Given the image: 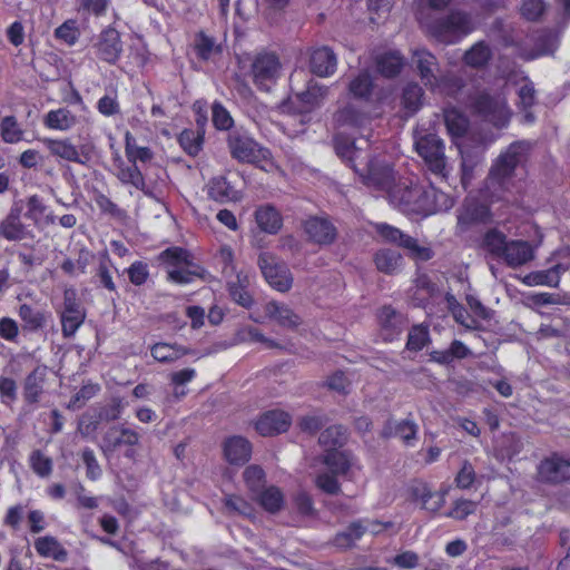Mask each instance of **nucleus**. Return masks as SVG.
<instances>
[{"label": "nucleus", "instance_id": "79ce46f5", "mask_svg": "<svg viewBox=\"0 0 570 570\" xmlns=\"http://www.w3.org/2000/svg\"><path fill=\"white\" fill-rule=\"evenodd\" d=\"M323 462L333 474H345L352 464L350 453L338 450H327Z\"/></svg>", "mask_w": 570, "mask_h": 570}, {"label": "nucleus", "instance_id": "f257e3e1", "mask_svg": "<svg viewBox=\"0 0 570 570\" xmlns=\"http://www.w3.org/2000/svg\"><path fill=\"white\" fill-rule=\"evenodd\" d=\"M532 148L533 144L529 140H517L510 144L492 165L488 177L489 185L503 191H511L515 171L525 165Z\"/></svg>", "mask_w": 570, "mask_h": 570}, {"label": "nucleus", "instance_id": "ea45409f", "mask_svg": "<svg viewBox=\"0 0 570 570\" xmlns=\"http://www.w3.org/2000/svg\"><path fill=\"white\" fill-rule=\"evenodd\" d=\"M444 124L452 137H463L469 128V119L455 108L444 110Z\"/></svg>", "mask_w": 570, "mask_h": 570}, {"label": "nucleus", "instance_id": "9d476101", "mask_svg": "<svg viewBox=\"0 0 570 570\" xmlns=\"http://www.w3.org/2000/svg\"><path fill=\"white\" fill-rule=\"evenodd\" d=\"M428 185L421 184L420 193V207L419 215L428 216L434 214L436 212L448 210L453 206V199L443 191L440 187H436L435 184H441L440 179L432 180L428 178Z\"/></svg>", "mask_w": 570, "mask_h": 570}, {"label": "nucleus", "instance_id": "7c9ffc66", "mask_svg": "<svg viewBox=\"0 0 570 570\" xmlns=\"http://www.w3.org/2000/svg\"><path fill=\"white\" fill-rule=\"evenodd\" d=\"M255 220L261 230L271 235L277 234L283 226L281 213L272 205L259 206L255 210Z\"/></svg>", "mask_w": 570, "mask_h": 570}, {"label": "nucleus", "instance_id": "09e8293b", "mask_svg": "<svg viewBox=\"0 0 570 570\" xmlns=\"http://www.w3.org/2000/svg\"><path fill=\"white\" fill-rule=\"evenodd\" d=\"M351 95L357 99L368 100L373 91V80L368 72H360L348 85Z\"/></svg>", "mask_w": 570, "mask_h": 570}, {"label": "nucleus", "instance_id": "39448f33", "mask_svg": "<svg viewBox=\"0 0 570 570\" xmlns=\"http://www.w3.org/2000/svg\"><path fill=\"white\" fill-rule=\"evenodd\" d=\"M470 107L474 114L495 127H504L510 120L511 112L505 98L501 95L478 91L470 97Z\"/></svg>", "mask_w": 570, "mask_h": 570}, {"label": "nucleus", "instance_id": "20e7f679", "mask_svg": "<svg viewBox=\"0 0 570 570\" xmlns=\"http://www.w3.org/2000/svg\"><path fill=\"white\" fill-rule=\"evenodd\" d=\"M226 144L230 156L242 163L259 165L272 157L269 149L256 142L242 128L229 131Z\"/></svg>", "mask_w": 570, "mask_h": 570}, {"label": "nucleus", "instance_id": "58836bf2", "mask_svg": "<svg viewBox=\"0 0 570 570\" xmlns=\"http://www.w3.org/2000/svg\"><path fill=\"white\" fill-rule=\"evenodd\" d=\"M347 441V429L342 424H335L321 432L318 443L327 450L342 448Z\"/></svg>", "mask_w": 570, "mask_h": 570}, {"label": "nucleus", "instance_id": "603ef678", "mask_svg": "<svg viewBox=\"0 0 570 570\" xmlns=\"http://www.w3.org/2000/svg\"><path fill=\"white\" fill-rule=\"evenodd\" d=\"M117 177L121 183L132 185L137 189L148 194L145 178L137 165L131 164V166L128 167H120Z\"/></svg>", "mask_w": 570, "mask_h": 570}, {"label": "nucleus", "instance_id": "393cba45", "mask_svg": "<svg viewBox=\"0 0 570 570\" xmlns=\"http://www.w3.org/2000/svg\"><path fill=\"white\" fill-rule=\"evenodd\" d=\"M49 368L46 365H38L23 381V399L28 404H36L40 401L45 391V383Z\"/></svg>", "mask_w": 570, "mask_h": 570}, {"label": "nucleus", "instance_id": "412c9836", "mask_svg": "<svg viewBox=\"0 0 570 570\" xmlns=\"http://www.w3.org/2000/svg\"><path fill=\"white\" fill-rule=\"evenodd\" d=\"M531 49L523 48L521 57L532 60L541 56L552 55L559 46V35L553 30H539L531 35Z\"/></svg>", "mask_w": 570, "mask_h": 570}, {"label": "nucleus", "instance_id": "774afa93", "mask_svg": "<svg viewBox=\"0 0 570 570\" xmlns=\"http://www.w3.org/2000/svg\"><path fill=\"white\" fill-rule=\"evenodd\" d=\"M417 425L410 420H403L395 426V434L406 444L411 445L416 439Z\"/></svg>", "mask_w": 570, "mask_h": 570}, {"label": "nucleus", "instance_id": "a878e982", "mask_svg": "<svg viewBox=\"0 0 570 570\" xmlns=\"http://www.w3.org/2000/svg\"><path fill=\"white\" fill-rule=\"evenodd\" d=\"M379 322L385 341H393L406 325L404 315L392 306H383L379 312Z\"/></svg>", "mask_w": 570, "mask_h": 570}, {"label": "nucleus", "instance_id": "2eb2a0df", "mask_svg": "<svg viewBox=\"0 0 570 570\" xmlns=\"http://www.w3.org/2000/svg\"><path fill=\"white\" fill-rule=\"evenodd\" d=\"M85 318V309L77 302L75 289H66L63 293V311L61 313L63 336H72L83 323Z\"/></svg>", "mask_w": 570, "mask_h": 570}, {"label": "nucleus", "instance_id": "b1692460", "mask_svg": "<svg viewBox=\"0 0 570 570\" xmlns=\"http://www.w3.org/2000/svg\"><path fill=\"white\" fill-rule=\"evenodd\" d=\"M533 257L534 249L529 242L511 239L500 259L509 267L517 268L532 261Z\"/></svg>", "mask_w": 570, "mask_h": 570}, {"label": "nucleus", "instance_id": "13d9d810", "mask_svg": "<svg viewBox=\"0 0 570 570\" xmlns=\"http://www.w3.org/2000/svg\"><path fill=\"white\" fill-rule=\"evenodd\" d=\"M429 341L428 328L421 325L414 326L409 333L406 348L414 352L421 351Z\"/></svg>", "mask_w": 570, "mask_h": 570}, {"label": "nucleus", "instance_id": "ddd939ff", "mask_svg": "<svg viewBox=\"0 0 570 570\" xmlns=\"http://www.w3.org/2000/svg\"><path fill=\"white\" fill-rule=\"evenodd\" d=\"M492 222V214L488 205L475 199H468L458 214V228L464 233L478 225Z\"/></svg>", "mask_w": 570, "mask_h": 570}, {"label": "nucleus", "instance_id": "2f4dec72", "mask_svg": "<svg viewBox=\"0 0 570 570\" xmlns=\"http://www.w3.org/2000/svg\"><path fill=\"white\" fill-rule=\"evenodd\" d=\"M333 120L336 128H365L371 122V118L366 114L358 111L352 105H346L337 110Z\"/></svg>", "mask_w": 570, "mask_h": 570}, {"label": "nucleus", "instance_id": "c756f323", "mask_svg": "<svg viewBox=\"0 0 570 570\" xmlns=\"http://www.w3.org/2000/svg\"><path fill=\"white\" fill-rule=\"evenodd\" d=\"M568 268L567 264L559 263L544 271L531 272L524 276L523 283L528 286L544 285L558 287L561 274L568 271Z\"/></svg>", "mask_w": 570, "mask_h": 570}, {"label": "nucleus", "instance_id": "f03ea898", "mask_svg": "<svg viewBox=\"0 0 570 570\" xmlns=\"http://www.w3.org/2000/svg\"><path fill=\"white\" fill-rule=\"evenodd\" d=\"M219 257L224 264L222 274L226 278V287L230 299L246 309L250 308L254 298L248 292V275L243 271L236 272L233 265V252L228 246H222Z\"/></svg>", "mask_w": 570, "mask_h": 570}, {"label": "nucleus", "instance_id": "72a5a7b5", "mask_svg": "<svg viewBox=\"0 0 570 570\" xmlns=\"http://www.w3.org/2000/svg\"><path fill=\"white\" fill-rule=\"evenodd\" d=\"M510 239L497 227L489 228L482 236L481 247L493 258L500 259Z\"/></svg>", "mask_w": 570, "mask_h": 570}, {"label": "nucleus", "instance_id": "5701e85b", "mask_svg": "<svg viewBox=\"0 0 570 570\" xmlns=\"http://www.w3.org/2000/svg\"><path fill=\"white\" fill-rule=\"evenodd\" d=\"M304 230L312 242L320 245H330L337 236L335 226L325 217H309L304 223Z\"/></svg>", "mask_w": 570, "mask_h": 570}, {"label": "nucleus", "instance_id": "dca6fc26", "mask_svg": "<svg viewBox=\"0 0 570 570\" xmlns=\"http://www.w3.org/2000/svg\"><path fill=\"white\" fill-rule=\"evenodd\" d=\"M140 435L137 431L124 425L110 426L102 435L100 449L104 454H110L121 446L138 445Z\"/></svg>", "mask_w": 570, "mask_h": 570}, {"label": "nucleus", "instance_id": "69168bd1", "mask_svg": "<svg viewBox=\"0 0 570 570\" xmlns=\"http://www.w3.org/2000/svg\"><path fill=\"white\" fill-rule=\"evenodd\" d=\"M376 230L385 240L396 244L400 247H403L405 239L410 236L404 234L399 228L387 224H379L376 226Z\"/></svg>", "mask_w": 570, "mask_h": 570}, {"label": "nucleus", "instance_id": "423d86ee", "mask_svg": "<svg viewBox=\"0 0 570 570\" xmlns=\"http://www.w3.org/2000/svg\"><path fill=\"white\" fill-rule=\"evenodd\" d=\"M415 147L419 155L425 160L432 175L436 179L445 181L448 178V170L443 141L436 135L428 134L415 141Z\"/></svg>", "mask_w": 570, "mask_h": 570}, {"label": "nucleus", "instance_id": "bf43d9fd", "mask_svg": "<svg viewBox=\"0 0 570 570\" xmlns=\"http://www.w3.org/2000/svg\"><path fill=\"white\" fill-rule=\"evenodd\" d=\"M240 199V194L236 190L226 177L216 179V202H236Z\"/></svg>", "mask_w": 570, "mask_h": 570}, {"label": "nucleus", "instance_id": "cd10ccee", "mask_svg": "<svg viewBox=\"0 0 570 570\" xmlns=\"http://www.w3.org/2000/svg\"><path fill=\"white\" fill-rule=\"evenodd\" d=\"M265 313L277 322L279 326L294 330L302 324V318L292 308L283 303L271 301L265 305Z\"/></svg>", "mask_w": 570, "mask_h": 570}, {"label": "nucleus", "instance_id": "a211bd4d", "mask_svg": "<svg viewBox=\"0 0 570 570\" xmlns=\"http://www.w3.org/2000/svg\"><path fill=\"white\" fill-rule=\"evenodd\" d=\"M94 48L99 59L111 65L116 63L122 52L120 33L114 28L102 30Z\"/></svg>", "mask_w": 570, "mask_h": 570}, {"label": "nucleus", "instance_id": "6ab92c4d", "mask_svg": "<svg viewBox=\"0 0 570 570\" xmlns=\"http://www.w3.org/2000/svg\"><path fill=\"white\" fill-rule=\"evenodd\" d=\"M541 481L547 483H561L570 480V459H563L557 454L541 461L538 466Z\"/></svg>", "mask_w": 570, "mask_h": 570}, {"label": "nucleus", "instance_id": "f704fd0d", "mask_svg": "<svg viewBox=\"0 0 570 570\" xmlns=\"http://www.w3.org/2000/svg\"><path fill=\"white\" fill-rule=\"evenodd\" d=\"M423 89L415 82H409L402 89L401 106L406 117L414 115L422 107Z\"/></svg>", "mask_w": 570, "mask_h": 570}, {"label": "nucleus", "instance_id": "a18cd8bd", "mask_svg": "<svg viewBox=\"0 0 570 570\" xmlns=\"http://www.w3.org/2000/svg\"><path fill=\"white\" fill-rule=\"evenodd\" d=\"M491 56L492 52L490 47L484 41H480L465 52L464 61L468 66L481 68L489 62Z\"/></svg>", "mask_w": 570, "mask_h": 570}, {"label": "nucleus", "instance_id": "338daca9", "mask_svg": "<svg viewBox=\"0 0 570 570\" xmlns=\"http://www.w3.org/2000/svg\"><path fill=\"white\" fill-rule=\"evenodd\" d=\"M327 422L328 419L326 415H306L299 419L298 426L303 432L315 434Z\"/></svg>", "mask_w": 570, "mask_h": 570}, {"label": "nucleus", "instance_id": "680f3d73", "mask_svg": "<svg viewBox=\"0 0 570 570\" xmlns=\"http://www.w3.org/2000/svg\"><path fill=\"white\" fill-rule=\"evenodd\" d=\"M403 248L407 250L411 258L416 261L426 262L433 257V250L430 247L419 245L412 236L405 239Z\"/></svg>", "mask_w": 570, "mask_h": 570}, {"label": "nucleus", "instance_id": "3c124183", "mask_svg": "<svg viewBox=\"0 0 570 570\" xmlns=\"http://www.w3.org/2000/svg\"><path fill=\"white\" fill-rule=\"evenodd\" d=\"M327 95V88L309 82L307 89L297 95L299 101L306 105V110H311L324 100Z\"/></svg>", "mask_w": 570, "mask_h": 570}, {"label": "nucleus", "instance_id": "aec40b11", "mask_svg": "<svg viewBox=\"0 0 570 570\" xmlns=\"http://www.w3.org/2000/svg\"><path fill=\"white\" fill-rule=\"evenodd\" d=\"M363 169H367L365 184L376 189L385 190L390 197V190L397 183L393 168L387 164H376L366 159L361 170ZM360 173L362 174V171Z\"/></svg>", "mask_w": 570, "mask_h": 570}, {"label": "nucleus", "instance_id": "864d4df0", "mask_svg": "<svg viewBox=\"0 0 570 570\" xmlns=\"http://www.w3.org/2000/svg\"><path fill=\"white\" fill-rule=\"evenodd\" d=\"M19 316L24 323V328L37 331L45 324V314L28 304H22L19 308Z\"/></svg>", "mask_w": 570, "mask_h": 570}, {"label": "nucleus", "instance_id": "8fccbe9b", "mask_svg": "<svg viewBox=\"0 0 570 570\" xmlns=\"http://www.w3.org/2000/svg\"><path fill=\"white\" fill-rule=\"evenodd\" d=\"M243 478L253 498L265 488L266 475L259 465H248L243 473Z\"/></svg>", "mask_w": 570, "mask_h": 570}, {"label": "nucleus", "instance_id": "c9c22d12", "mask_svg": "<svg viewBox=\"0 0 570 570\" xmlns=\"http://www.w3.org/2000/svg\"><path fill=\"white\" fill-rule=\"evenodd\" d=\"M254 499L261 504V507L269 513H277L283 509L284 494L274 485L264 488L258 492Z\"/></svg>", "mask_w": 570, "mask_h": 570}, {"label": "nucleus", "instance_id": "f8f14e48", "mask_svg": "<svg viewBox=\"0 0 570 570\" xmlns=\"http://www.w3.org/2000/svg\"><path fill=\"white\" fill-rule=\"evenodd\" d=\"M333 141L336 155L356 173L361 171L360 165H363L367 159V156H363V153L364 148L370 146L368 138L366 137L357 145L356 141L352 140L350 137L338 132L334 136Z\"/></svg>", "mask_w": 570, "mask_h": 570}, {"label": "nucleus", "instance_id": "4c0bfd02", "mask_svg": "<svg viewBox=\"0 0 570 570\" xmlns=\"http://www.w3.org/2000/svg\"><path fill=\"white\" fill-rule=\"evenodd\" d=\"M402 262V255L395 249L383 248L374 256L376 268L384 274L395 273L400 269Z\"/></svg>", "mask_w": 570, "mask_h": 570}, {"label": "nucleus", "instance_id": "0eeeda50", "mask_svg": "<svg viewBox=\"0 0 570 570\" xmlns=\"http://www.w3.org/2000/svg\"><path fill=\"white\" fill-rule=\"evenodd\" d=\"M159 257L173 266L168 269V278L175 283L187 284L195 277L203 276V268L189 261V254L184 248H167Z\"/></svg>", "mask_w": 570, "mask_h": 570}, {"label": "nucleus", "instance_id": "4be33fe9", "mask_svg": "<svg viewBox=\"0 0 570 570\" xmlns=\"http://www.w3.org/2000/svg\"><path fill=\"white\" fill-rule=\"evenodd\" d=\"M292 424V417L282 410H272L262 414L255 423L256 431L263 436H272L286 432Z\"/></svg>", "mask_w": 570, "mask_h": 570}, {"label": "nucleus", "instance_id": "473e14b6", "mask_svg": "<svg viewBox=\"0 0 570 570\" xmlns=\"http://www.w3.org/2000/svg\"><path fill=\"white\" fill-rule=\"evenodd\" d=\"M20 215L21 209L13 207L0 223V235L7 240H21L26 237L27 230L21 223Z\"/></svg>", "mask_w": 570, "mask_h": 570}, {"label": "nucleus", "instance_id": "de8ad7c7", "mask_svg": "<svg viewBox=\"0 0 570 570\" xmlns=\"http://www.w3.org/2000/svg\"><path fill=\"white\" fill-rule=\"evenodd\" d=\"M205 130L185 129L178 137L179 145L190 156H196L202 149Z\"/></svg>", "mask_w": 570, "mask_h": 570}, {"label": "nucleus", "instance_id": "bb28decb", "mask_svg": "<svg viewBox=\"0 0 570 570\" xmlns=\"http://www.w3.org/2000/svg\"><path fill=\"white\" fill-rule=\"evenodd\" d=\"M336 65V56L328 47L314 49L311 53V71L320 77H327L334 73Z\"/></svg>", "mask_w": 570, "mask_h": 570}, {"label": "nucleus", "instance_id": "37998d69", "mask_svg": "<svg viewBox=\"0 0 570 570\" xmlns=\"http://www.w3.org/2000/svg\"><path fill=\"white\" fill-rule=\"evenodd\" d=\"M76 116L66 108L51 110L45 118V125L47 127L58 130H68L76 124Z\"/></svg>", "mask_w": 570, "mask_h": 570}, {"label": "nucleus", "instance_id": "49530a36", "mask_svg": "<svg viewBox=\"0 0 570 570\" xmlns=\"http://www.w3.org/2000/svg\"><path fill=\"white\" fill-rule=\"evenodd\" d=\"M187 354V350L179 345L167 343H156L151 347L153 357L161 363L173 362Z\"/></svg>", "mask_w": 570, "mask_h": 570}, {"label": "nucleus", "instance_id": "f3484780", "mask_svg": "<svg viewBox=\"0 0 570 570\" xmlns=\"http://www.w3.org/2000/svg\"><path fill=\"white\" fill-rule=\"evenodd\" d=\"M412 61L423 83L429 88H435L440 82V67L434 55L424 48L413 50Z\"/></svg>", "mask_w": 570, "mask_h": 570}, {"label": "nucleus", "instance_id": "c85d7f7f", "mask_svg": "<svg viewBox=\"0 0 570 570\" xmlns=\"http://www.w3.org/2000/svg\"><path fill=\"white\" fill-rule=\"evenodd\" d=\"M224 455L230 464H245L252 455V445L243 436H232L223 446Z\"/></svg>", "mask_w": 570, "mask_h": 570}, {"label": "nucleus", "instance_id": "1a4fd4ad", "mask_svg": "<svg viewBox=\"0 0 570 570\" xmlns=\"http://www.w3.org/2000/svg\"><path fill=\"white\" fill-rule=\"evenodd\" d=\"M421 184L411 177H400L390 190V203L406 215H419Z\"/></svg>", "mask_w": 570, "mask_h": 570}, {"label": "nucleus", "instance_id": "052dcab7", "mask_svg": "<svg viewBox=\"0 0 570 570\" xmlns=\"http://www.w3.org/2000/svg\"><path fill=\"white\" fill-rule=\"evenodd\" d=\"M124 407L122 399L114 396L107 405L100 409L98 419L106 422L116 421L120 417Z\"/></svg>", "mask_w": 570, "mask_h": 570}, {"label": "nucleus", "instance_id": "5fc2aeb1", "mask_svg": "<svg viewBox=\"0 0 570 570\" xmlns=\"http://www.w3.org/2000/svg\"><path fill=\"white\" fill-rule=\"evenodd\" d=\"M29 462L32 471L41 478H47L52 472V460L46 456L40 450L32 451Z\"/></svg>", "mask_w": 570, "mask_h": 570}, {"label": "nucleus", "instance_id": "e2e57ef3", "mask_svg": "<svg viewBox=\"0 0 570 570\" xmlns=\"http://www.w3.org/2000/svg\"><path fill=\"white\" fill-rule=\"evenodd\" d=\"M547 10L544 0H524L521 6V14L530 21L539 20Z\"/></svg>", "mask_w": 570, "mask_h": 570}, {"label": "nucleus", "instance_id": "c03bdc74", "mask_svg": "<svg viewBox=\"0 0 570 570\" xmlns=\"http://www.w3.org/2000/svg\"><path fill=\"white\" fill-rule=\"evenodd\" d=\"M376 65L381 75L392 78L400 73L403 67V58L396 51L386 52L377 58Z\"/></svg>", "mask_w": 570, "mask_h": 570}, {"label": "nucleus", "instance_id": "6e6552de", "mask_svg": "<svg viewBox=\"0 0 570 570\" xmlns=\"http://www.w3.org/2000/svg\"><path fill=\"white\" fill-rule=\"evenodd\" d=\"M282 65L274 52L257 53L250 66L254 85L262 91H269L281 76Z\"/></svg>", "mask_w": 570, "mask_h": 570}, {"label": "nucleus", "instance_id": "9b49d317", "mask_svg": "<svg viewBox=\"0 0 570 570\" xmlns=\"http://www.w3.org/2000/svg\"><path fill=\"white\" fill-rule=\"evenodd\" d=\"M258 265L267 283L279 292H286L291 288L293 278L289 269L284 263L268 253H263L258 257Z\"/></svg>", "mask_w": 570, "mask_h": 570}, {"label": "nucleus", "instance_id": "6e6d98bb", "mask_svg": "<svg viewBox=\"0 0 570 570\" xmlns=\"http://www.w3.org/2000/svg\"><path fill=\"white\" fill-rule=\"evenodd\" d=\"M23 131L20 129L16 117L7 116L1 121V138L8 144H16L22 139Z\"/></svg>", "mask_w": 570, "mask_h": 570}, {"label": "nucleus", "instance_id": "4d7b16f0", "mask_svg": "<svg viewBox=\"0 0 570 570\" xmlns=\"http://www.w3.org/2000/svg\"><path fill=\"white\" fill-rule=\"evenodd\" d=\"M479 161L476 155L471 151L461 150V183L464 187L473 179V171Z\"/></svg>", "mask_w": 570, "mask_h": 570}, {"label": "nucleus", "instance_id": "a19ab883", "mask_svg": "<svg viewBox=\"0 0 570 570\" xmlns=\"http://www.w3.org/2000/svg\"><path fill=\"white\" fill-rule=\"evenodd\" d=\"M366 528L361 521L352 522L345 531L337 533L333 538V544L341 549L351 548L365 533Z\"/></svg>", "mask_w": 570, "mask_h": 570}, {"label": "nucleus", "instance_id": "4468645a", "mask_svg": "<svg viewBox=\"0 0 570 570\" xmlns=\"http://www.w3.org/2000/svg\"><path fill=\"white\" fill-rule=\"evenodd\" d=\"M42 142L52 156L63 160L87 165L91 159V153L87 146L78 149L69 139L45 138Z\"/></svg>", "mask_w": 570, "mask_h": 570}, {"label": "nucleus", "instance_id": "7ed1b4c3", "mask_svg": "<svg viewBox=\"0 0 570 570\" xmlns=\"http://www.w3.org/2000/svg\"><path fill=\"white\" fill-rule=\"evenodd\" d=\"M428 32L438 41L453 43L474 30L470 13L454 10L443 18L433 20L426 26Z\"/></svg>", "mask_w": 570, "mask_h": 570}, {"label": "nucleus", "instance_id": "e433bc0d", "mask_svg": "<svg viewBox=\"0 0 570 570\" xmlns=\"http://www.w3.org/2000/svg\"><path fill=\"white\" fill-rule=\"evenodd\" d=\"M36 551L45 558H52L57 561H63L67 558V551L60 542L51 535L40 537L35 541Z\"/></svg>", "mask_w": 570, "mask_h": 570}, {"label": "nucleus", "instance_id": "0e129e2a", "mask_svg": "<svg viewBox=\"0 0 570 570\" xmlns=\"http://www.w3.org/2000/svg\"><path fill=\"white\" fill-rule=\"evenodd\" d=\"M478 503L471 500H458L454 502L453 508L445 513L448 518L455 520H464L468 515L475 512Z\"/></svg>", "mask_w": 570, "mask_h": 570}]
</instances>
